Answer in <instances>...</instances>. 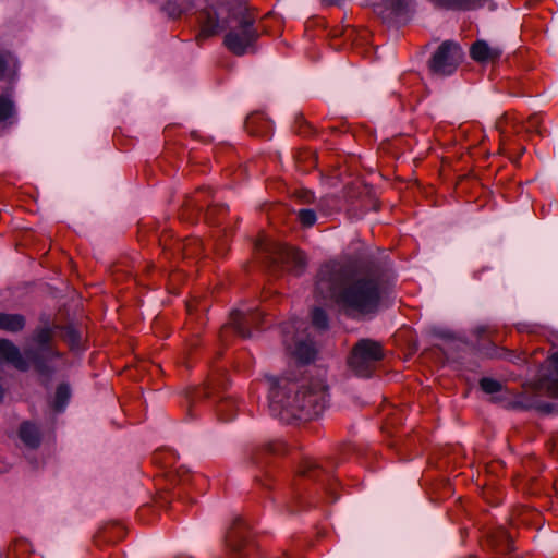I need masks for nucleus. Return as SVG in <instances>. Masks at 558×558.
<instances>
[{
	"label": "nucleus",
	"mask_w": 558,
	"mask_h": 558,
	"mask_svg": "<svg viewBox=\"0 0 558 558\" xmlns=\"http://www.w3.org/2000/svg\"><path fill=\"white\" fill-rule=\"evenodd\" d=\"M3 397H4V390H3L2 386L0 385V402L3 400Z\"/></svg>",
	"instance_id": "nucleus-37"
},
{
	"label": "nucleus",
	"mask_w": 558,
	"mask_h": 558,
	"mask_svg": "<svg viewBox=\"0 0 558 558\" xmlns=\"http://www.w3.org/2000/svg\"><path fill=\"white\" fill-rule=\"evenodd\" d=\"M19 77V62L8 50H0V82L5 87H14Z\"/></svg>",
	"instance_id": "nucleus-14"
},
{
	"label": "nucleus",
	"mask_w": 558,
	"mask_h": 558,
	"mask_svg": "<svg viewBox=\"0 0 558 558\" xmlns=\"http://www.w3.org/2000/svg\"><path fill=\"white\" fill-rule=\"evenodd\" d=\"M501 53L499 48L489 46L485 40H476L470 48L471 58L478 63L495 62Z\"/></svg>",
	"instance_id": "nucleus-15"
},
{
	"label": "nucleus",
	"mask_w": 558,
	"mask_h": 558,
	"mask_svg": "<svg viewBox=\"0 0 558 558\" xmlns=\"http://www.w3.org/2000/svg\"><path fill=\"white\" fill-rule=\"evenodd\" d=\"M550 363L555 369V378H541L537 383L530 385L529 389L536 396L539 391L546 390L548 396L558 397V352L551 355ZM527 391V388H524Z\"/></svg>",
	"instance_id": "nucleus-16"
},
{
	"label": "nucleus",
	"mask_w": 558,
	"mask_h": 558,
	"mask_svg": "<svg viewBox=\"0 0 558 558\" xmlns=\"http://www.w3.org/2000/svg\"><path fill=\"white\" fill-rule=\"evenodd\" d=\"M245 537L244 522L241 519H235L226 535L228 547L234 551L241 550L244 546Z\"/></svg>",
	"instance_id": "nucleus-18"
},
{
	"label": "nucleus",
	"mask_w": 558,
	"mask_h": 558,
	"mask_svg": "<svg viewBox=\"0 0 558 558\" xmlns=\"http://www.w3.org/2000/svg\"><path fill=\"white\" fill-rule=\"evenodd\" d=\"M26 318L19 313L0 312V330L11 333H17L24 330Z\"/></svg>",
	"instance_id": "nucleus-19"
},
{
	"label": "nucleus",
	"mask_w": 558,
	"mask_h": 558,
	"mask_svg": "<svg viewBox=\"0 0 558 558\" xmlns=\"http://www.w3.org/2000/svg\"><path fill=\"white\" fill-rule=\"evenodd\" d=\"M245 129L251 135L266 136L268 134L269 123L262 114L254 113L247 117Z\"/></svg>",
	"instance_id": "nucleus-21"
},
{
	"label": "nucleus",
	"mask_w": 558,
	"mask_h": 558,
	"mask_svg": "<svg viewBox=\"0 0 558 558\" xmlns=\"http://www.w3.org/2000/svg\"><path fill=\"white\" fill-rule=\"evenodd\" d=\"M70 398V388L66 384H60L56 390L53 408L56 411H62Z\"/></svg>",
	"instance_id": "nucleus-27"
},
{
	"label": "nucleus",
	"mask_w": 558,
	"mask_h": 558,
	"mask_svg": "<svg viewBox=\"0 0 558 558\" xmlns=\"http://www.w3.org/2000/svg\"><path fill=\"white\" fill-rule=\"evenodd\" d=\"M231 20L228 14L225 19L220 20V13L214 7H207L202 10L198 15L201 29L196 36L197 44L201 45L203 40L216 36L226 29Z\"/></svg>",
	"instance_id": "nucleus-7"
},
{
	"label": "nucleus",
	"mask_w": 558,
	"mask_h": 558,
	"mask_svg": "<svg viewBox=\"0 0 558 558\" xmlns=\"http://www.w3.org/2000/svg\"><path fill=\"white\" fill-rule=\"evenodd\" d=\"M325 2H327L328 4H331L335 2V0H324Z\"/></svg>",
	"instance_id": "nucleus-40"
},
{
	"label": "nucleus",
	"mask_w": 558,
	"mask_h": 558,
	"mask_svg": "<svg viewBox=\"0 0 558 558\" xmlns=\"http://www.w3.org/2000/svg\"><path fill=\"white\" fill-rule=\"evenodd\" d=\"M283 452V446L281 442L274 441L269 442L260 448L255 449L252 452L251 460L254 464L260 465L264 463L266 456L268 454H279Z\"/></svg>",
	"instance_id": "nucleus-23"
},
{
	"label": "nucleus",
	"mask_w": 558,
	"mask_h": 558,
	"mask_svg": "<svg viewBox=\"0 0 558 558\" xmlns=\"http://www.w3.org/2000/svg\"><path fill=\"white\" fill-rule=\"evenodd\" d=\"M298 218L303 227H312L316 222V214L313 209H301Z\"/></svg>",
	"instance_id": "nucleus-30"
},
{
	"label": "nucleus",
	"mask_w": 558,
	"mask_h": 558,
	"mask_svg": "<svg viewBox=\"0 0 558 558\" xmlns=\"http://www.w3.org/2000/svg\"><path fill=\"white\" fill-rule=\"evenodd\" d=\"M226 13L236 25L226 33L223 45L233 54L243 56L254 47L259 37V32L255 26L256 15L242 3L228 5Z\"/></svg>",
	"instance_id": "nucleus-3"
},
{
	"label": "nucleus",
	"mask_w": 558,
	"mask_h": 558,
	"mask_svg": "<svg viewBox=\"0 0 558 558\" xmlns=\"http://www.w3.org/2000/svg\"><path fill=\"white\" fill-rule=\"evenodd\" d=\"M312 324L315 328H317L319 330H326L328 328L327 313L320 307L313 308Z\"/></svg>",
	"instance_id": "nucleus-28"
},
{
	"label": "nucleus",
	"mask_w": 558,
	"mask_h": 558,
	"mask_svg": "<svg viewBox=\"0 0 558 558\" xmlns=\"http://www.w3.org/2000/svg\"><path fill=\"white\" fill-rule=\"evenodd\" d=\"M227 213L225 205H210L205 214V219L209 223H219V216H223Z\"/></svg>",
	"instance_id": "nucleus-29"
},
{
	"label": "nucleus",
	"mask_w": 558,
	"mask_h": 558,
	"mask_svg": "<svg viewBox=\"0 0 558 558\" xmlns=\"http://www.w3.org/2000/svg\"><path fill=\"white\" fill-rule=\"evenodd\" d=\"M167 478L170 485L174 486H185L192 482L193 475L190 470L185 466H180L174 471H170L167 473Z\"/></svg>",
	"instance_id": "nucleus-24"
},
{
	"label": "nucleus",
	"mask_w": 558,
	"mask_h": 558,
	"mask_svg": "<svg viewBox=\"0 0 558 558\" xmlns=\"http://www.w3.org/2000/svg\"><path fill=\"white\" fill-rule=\"evenodd\" d=\"M216 411L218 417L221 421H230L235 416L236 413L235 401L231 398H225L218 403Z\"/></svg>",
	"instance_id": "nucleus-25"
},
{
	"label": "nucleus",
	"mask_w": 558,
	"mask_h": 558,
	"mask_svg": "<svg viewBox=\"0 0 558 558\" xmlns=\"http://www.w3.org/2000/svg\"><path fill=\"white\" fill-rule=\"evenodd\" d=\"M511 126L514 132H519V120L514 113L506 112L496 122V128L501 135L508 132V126Z\"/></svg>",
	"instance_id": "nucleus-26"
},
{
	"label": "nucleus",
	"mask_w": 558,
	"mask_h": 558,
	"mask_svg": "<svg viewBox=\"0 0 558 558\" xmlns=\"http://www.w3.org/2000/svg\"><path fill=\"white\" fill-rule=\"evenodd\" d=\"M541 122H542V119L538 114L534 113V114L530 116L527 119L526 130L541 133V131L538 130Z\"/></svg>",
	"instance_id": "nucleus-34"
},
{
	"label": "nucleus",
	"mask_w": 558,
	"mask_h": 558,
	"mask_svg": "<svg viewBox=\"0 0 558 558\" xmlns=\"http://www.w3.org/2000/svg\"><path fill=\"white\" fill-rule=\"evenodd\" d=\"M270 258L276 264L287 266L298 275L304 269L306 260L304 254L295 247L283 243H272L268 248Z\"/></svg>",
	"instance_id": "nucleus-8"
},
{
	"label": "nucleus",
	"mask_w": 558,
	"mask_h": 558,
	"mask_svg": "<svg viewBox=\"0 0 558 558\" xmlns=\"http://www.w3.org/2000/svg\"><path fill=\"white\" fill-rule=\"evenodd\" d=\"M499 534H500V536H501V537H505V538H506V541H507V544H506L505 548H506L507 550H510V549H511V547H512V545H511V541H510V537H509V536L506 534V532H504V531H500V532H499Z\"/></svg>",
	"instance_id": "nucleus-36"
},
{
	"label": "nucleus",
	"mask_w": 558,
	"mask_h": 558,
	"mask_svg": "<svg viewBox=\"0 0 558 558\" xmlns=\"http://www.w3.org/2000/svg\"><path fill=\"white\" fill-rule=\"evenodd\" d=\"M295 197L304 204H312L315 201L314 193L310 190L301 189L295 191Z\"/></svg>",
	"instance_id": "nucleus-33"
},
{
	"label": "nucleus",
	"mask_w": 558,
	"mask_h": 558,
	"mask_svg": "<svg viewBox=\"0 0 558 558\" xmlns=\"http://www.w3.org/2000/svg\"><path fill=\"white\" fill-rule=\"evenodd\" d=\"M0 558H4L3 554L0 551Z\"/></svg>",
	"instance_id": "nucleus-41"
},
{
	"label": "nucleus",
	"mask_w": 558,
	"mask_h": 558,
	"mask_svg": "<svg viewBox=\"0 0 558 558\" xmlns=\"http://www.w3.org/2000/svg\"><path fill=\"white\" fill-rule=\"evenodd\" d=\"M159 459V453H155L154 460L157 461Z\"/></svg>",
	"instance_id": "nucleus-39"
},
{
	"label": "nucleus",
	"mask_w": 558,
	"mask_h": 558,
	"mask_svg": "<svg viewBox=\"0 0 558 558\" xmlns=\"http://www.w3.org/2000/svg\"><path fill=\"white\" fill-rule=\"evenodd\" d=\"M514 407L521 409H530L537 407V401L535 398H526L525 396H520L518 400L514 401Z\"/></svg>",
	"instance_id": "nucleus-32"
},
{
	"label": "nucleus",
	"mask_w": 558,
	"mask_h": 558,
	"mask_svg": "<svg viewBox=\"0 0 558 558\" xmlns=\"http://www.w3.org/2000/svg\"><path fill=\"white\" fill-rule=\"evenodd\" d=\"M463 50L452 40L444 41L428 61L429 71L434 75H451L463 60Z\"/></svg>",
	"instance_id": "nucleus-5"
},
{
	"label": "nucleus",
	"mask_w": 558,
	"mask_h": 558,
	"mask_svg": "<svg viewBox=\"0 0 558 558\" xmlns=\"http://www.w3.org/2000/svg\"><path fill=\"white\" fill-rule=\"evenodd\" d=\"M14 87H4L0 94V131L13 125L16 121Z\"/></svg>",
	"instance_id": "nucleus-10"
},
{
	"label": "nucleus",
	"mask_w": 558,
	"mask_h": 558,
	"mask_svg": "<svg viewBox=\"0 0 558 558\" xmlns=\"http://www.w3.org/2000/svg\"><path fill=\"white\" fill-rule=\"evenodd\" d=\"M298 324H301V322L300 320L293 322V325L291 326V328H296ZM283 330L286 333L283 343L286 344V347L290 351V353L302 363L311 362L315 355V350H314L313 343L299 340L295 342L294 348H292V344H291L292 338H290L288 336L290 333V326H286L283 328Z\"/></svg>",
	"instance_id": "nucleus-12"
},
{
	"label": "nucleus",
	"mask_w": 558,
	"mask_h": 558,
	"mask_svg": "<svg viewBox=\"0 0 558 558\" xmlns=\"http://www.w3.org/2000/svg\"><path fill=\"white\" fill-rule=\"evenodd\" d=\"M174 251L180 252L183 258H195L202 253V241L197 238H186L174 243Z\"/></svg>",
	"instance_id": "nucleus-20"
},
{
	"label": "nucleus",
	"mask_w": 558,
	"mask_h": 558,
	"mask_svg": "<svg viewBox=\"0 0 558 558\" xmlns=\"http://www.w3.org/2000/svg\"><path fill=\"white\" fill-rule=\"evenodd\" d=\"M480 386L486 393H495L501 390L502 386L499 381L492 378H482Z\"/></svg>",
	"instance_id": "nucleus-31"
},
{
	"label": "nucleus",
	"mask_w": 558,
	"mask_h": 558,
	"mask_svg": "<svg viewBox=\"0 0 558 558\" xmlns=\"http://www.w3.org/2000/svg\"><path fill=\"white\" fill-rule=\"evenodd\" d=\"M384 359V348L380 342L372 339L359 340L349 357L352 371L362 377H368L374 372L376 364Z\"/></svg>",
	"instance_id": "nucleus-4"
},
{
	"label": "nucleus",
	"mask_w": 558,
	"mask_h": 558,
	"mask_svg": "<svg viewBox=\"0 0 558 558\" xmlns=\"http://www.w3.org/2000/svg\"><path fill=\"white\" fill-rule=\"evenodd\" d=\"M210 196V190L209 189H199L195 192L193 196H190L185 199V202L182 205L181 209V218L194 222L197 220L199 213L203 210L204 206L206 205V198L203 197L204 195Z\"/></svg>",
	"instance_id": "nucleus-11"
},
{
	"label": "nucleus",
	"mask_w": 558,
	"mask_h": 558,
	"mask_svg": "<svg viewBox=\"0 0 558 558\" xmlns=\"http://www.w3.org/2000/svg\"><path fill=\"white\" fill-rule=\"evenodd\" d=\"M0 360L11 364L17 371L26 372L29 364L20 349L9 339H0Z\"/></svg>",
	"instance_id": "nucleus-13"
},
{
	"label": "nucleus",
	"mask_w": 558,
	"mask_h": 558,
	"mask_svg": "<svg viewBox=\"0 0 558 558\" xmlns=\"http://www.w3.org/2000/svg\"><path fill=\"white\" fill-rule=\"evenodd\" d=\"M270 398L272 403L281 408L282 418L310 421L319 416L325 410L327 392L317 383L296 388L295 384L280 378L275 381Z\"/></svg>",
	"instance_id": "nucleus-2"
},
{
	"label": "nucleus",
	"mask_w": 558,
	"mask_h": 558,
	"mask_svg": "<svg viewBox=\"0 0 558 558\" xmlns=\"http://www.w3.org/2000/svg\"><path fill=\"white\" fill-rule=\"evenodd\" d=\"M260 322L262 313L258 311H250L246 313L238 310L233 311L230 314V323L221 329L220 337L222 338L228 328L232 327L238 332V335L243 338H248L251 336L250 327H258Z\"/></svg>",
	"instance_id": "nucleus-9"
},
{
	"label": "nucleus",
	"mask_w": 558,
	"mask_h": 558,
	"mask_svg": "<svg viewBox=\"0 0 558 558\" xmlns=\"http://www.w3.org/2000/svg\"><path fill=\"white\" fill-rule=\"evenodd\" d=\"M324 472L322 465L312 458H304L299 466L296 474L300 477H305L310 480L319 478L320 474Z\"/></svg>",
	"instance_id": "nucleus-22"
},
{
	"label": "nucleus",
	"mask_w": 558,
	"mask_h": 558,
	"mask_svg": "<svg viewBox=\"0 0 558 558\" xmlns=\"http://www.w3.org/2000/svg\"><path fill=\"white\" fill-rule=\"evenodd\" d=\"M53 338V330L49 327L37 329L34 333V341L39 345L38 350H26V356L33 362L36 369L39 372L46 371V365L40 355L44 354L47 359L58 357L59 353L51 345Z\"/></svg>",
	"instance_id": "nucleus-6"
},
{
	"label": "nucleus",
	"mask_w": 558,
	"mask_h": 558,
	"mask_svg": "<svg viewBox=\"0 0 558 558\" xmlns=\"http://www.w3.org/2000/svg\"><path fill=\"white\" fill-rule=\"evenodd\" d=\"M64 336L69 339L72 345H75L80 342V335L72 327L65 328Z\"/></svg>",
	"instance_id": "nucleus-35"
},
{
	"label": "nucleus",
	"mask_w": 558,
	"mask_h": 558,
	"mask_svg": "<svg viewBox=\"0 0 558 558\" xmlns=\"http://www.w3.org/2000/svg\"><path fill=\"white\" fill-rule=\"evenodd\" d=\"M384 290L380 267L338 262L323 265L315 284L322 299L333 301L349 316L375 313Z\"/></svg>",
	"instance_id": "nucleus-1"
},
{
	"label": "nucleus",
	"mask_w": 558,
	"mask_h": 558,
	"mask_svg": "<svg viewBox=\"0 0 558 558\" xmlns=\"http://www.w3.org/2000/svg\"><path fill=\"white\" fill-rule=\"evenodd\" d=\"M506 354H508V352H507L506 350L501 349V353H500V354H498L497 356H498V357H505V356H506Z\"/></svg>",
	"instance_id": "nucleus-38"
},
{
	"label": "nucleus",
	"mask_w": 558,
	"mask_h": 558,
	"mask_svg": "<svg viewBox=\"0 0 558 558\" xmlns=\"http://www.w3.org/2000/svg\"><path fill=\"white\" fill-rule=\"evenodd\" d=\"M21 441L31 449H37L41 442V434L39 427L31 422L24 421L20 424L17 430Z\"/></svg>",
	"instance_id": "nucleus-17"
}]
</instances>
